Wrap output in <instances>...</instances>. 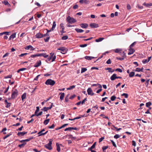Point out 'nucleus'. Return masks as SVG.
Instances as JSON below:
<instances>
[{
    "instance_id": "nucleus-17",
    "label": "nucleus",
    "mask_w": 152,
    "mask_h": 152,
    "mask_svg": "<svg viewBox=\"0 0 152 152\" xmlns=\"http://www.w3.org/2000/svg\"><path fill=\"white\" fill-rule=\"evenodd\" d=\"M4 102L5 104H6V107L7 108H8L10 107L11 106V103H8L7 102V99H5L4 100Z\"/></svg>"
},
{
    "instance_id": "nucleus-21",
    "label": "nucleus",
    "mask_w": 152,
    "mask_h": 152,
    "mask_svg": "<svg viewBox=\"0 0 152 152\" xmlns=\"http://www.w3.org/2000/svg\"><path fill=\"white\" fill-rule=\"evenodd\" d=\"M41 61L39 60L37 62L36 64H35L34 66L35 67H38L41 65Z\"/></svg>"
},
{
    "instance_id": "nucleus-30",
    "label": "nucleus",
    "mask_w": 152,
    "mask_h": 152,
    "mask_svg": "<svg viewBox=\"0 0 152 152\" xmlns=\"http://www.w3.org/2000/svg\"><path fill=\"white\" fill-rule=\"evenodd\" d=\"M16 33H14L11 35L10 37L9 40L11 39L12 38L14 39L16 37Z\"/></svg>"
},
{
    "instance_id": "nucleus-53",
    "label": "nucleus",
    "mask_w": 152,
    "mask_h": 152,
    "mask_svg": "<svg viewBox=\"0 0 152 152\" xmlns=\"http://www.w3.org/2000/svg\"><path fill=\"white\" fill-rule=\"evenodd\" d=\"M87 45V44H85L83 45H80V47L81 48H84L86 47Z\"/></svg>"
},
{
    "instance_id": "nucleus-15",
    "label": "nucleus",
    "mask_w": 152,
    "mask_h": 152,
    "mask_svg": "<svg viewBox=\"0 0 152 152\" xmlns=\"http://www.w3.org/2000/svg\"><path fill=\"white\" fill-rule=\"evenodd\" d=\"M90 26L92 28H96L99 27V25L98 24L95 23H92L90 24Z\"/></svg>"
},
{
    "instance_id": "nucleus-39",
    "label": "nucleus",
    "mask_w": 152,
    "mask_h": 152,
    "mask_svg": "<svg viewBox=\"0 0 152 152\" xmlns=\"http://www.w3.org/2000/svg\"><path fill=\"white\" fill-rule=\"evenodd\" d=\"M56 26V22L55 21H54L53 23V25L52 28V30H53V29L55 28Z\"/></svg>"
},
{
    "instance_id": "nucleus-29",
    "label": "nucleus",
    "mask_w": 152,
    "mask_h": 152,
    "mask_svg": "<svg viewBox=\"0 0 152 152\" xmlns=\"http://www.w3.org/2000/svg\"><path fill=\"white\" fill-rule=\"evenodd\" d=\"M143 5L146 7H150V6H152V3H149V4H148V3H144L143 4Z\"/></svg>"
},
{
    "instance_id": "nucleus-7",
    "label": "nucleus",
    "mask_w": 152,
    "mask_h": 152,
    "mask_svg": "<svg viewBox=\"0 0 152 152\" xmlns=\"http://www.w3.org/2000/svg\"><path fill=\"white\" fill-rule=\"evenodd\" d=\"M58 50H61L62 51V52H61L63 54H64L66 53V51L65 48L64 47H61L59 48H58L57 49Z\"/></svg>"
},
{
    "instance_id": "nucleus-16",
    "label": "nucleus",
    "mask_w": 152,
    "mask_h": 152,
    "mask_svg": "<svg viewBox=\"0 0 152 152\" xmlns=\"http://www.w3.org/2000/svg\"><path fill=\"white\" fill-rule=\"evenodd\" d=\"M38 56H42L45 58H46L48 57V55L45 53H42L38 54Z\"/></svg>"
},
{
    "instance_id": "nucleus-27",
    "label": "nucleus",
    "mask_w": 152,
    "mask_h": 152,
    "mask_svg": "<svg viewBox=\"0 0 152 152\" xmlns=\"http://www.w3.org/2000/svg\"><path fill=\"white\" fill-rule=\"evenodd\" d=\"M116 53H118L119 54L120 52L122 51V49L117 48L113 50Z\"/></svg>"
},
{
    "instance_id": "nucleus-43",
    "label": "nucleus",
    "mask_w": 152,
    "mask_h": 152,
    "mask_svg": "<svg viewBox=\"0 0 152 152\" xmlns=\"http://www.w3.org/2000/svg\"><path fill=\"white\" fill-rule=\"evenodd\" d=\"M68 39V37L67 36H65L61 37V39L63 40H65Z\"/></svg>"
},
{
    "instance_id": "nucleus-10",
    "label": "nucleus",
    "mask_w": 152,
    "mask_h": 152,
    "mask_svg": "<svg viewBox=\"0 0 152 152\" xmlns=\"http://www.w3.org/2000/svg\"><path fill=\"white\" fill-rule=\"evenodd\" d=\"M151 57L150 56L148 58V59H144L142 60V63L143 64H145L148 62L150 60H151Z\"/></svg>"
},
{
    "instance_id": "nucleus-6",
    "label": "nucleus",
    "mask_w": 152,
    "mask_h": 152,
    "mask_svg": "<svg viewBox=\"0 0 152 152\" xmlns=\"http://www.w3.org/2000/svg\"><path fill=\"white\" fill-rule=\"evenodd\" d=\"M25 49L26 50L30 49L31 51H33L35 49L31 45L26 46L25 47Z\"/></svg>"
},
{
    "instance_id": "nucleus-23",
    "label": "nucleus",
    "mask_w": 152,
    "mask_h": 152,
    "mask_svg": "<svg viewBox=\"0 0 152 152\" xmlns=\"http://www.w3.org/2000/svg\"><path fill=\"white\" fill-rule=\"evenodd\" d=\"M119 55L121 56L122 57H123V58H126V55H125V53L123 51H121L120 52Z\"/></svg>"
},
{
    "instance_id": "nucleus-55",
    "label": "nucleus",
    "mask_w": 152,
    "mask_h": 152,
    "mask_svg": "<svg viewBox=\"0 0 152 152\" xmlns=\"http://www.w3.org/2000/svg\"><path fill=\"white\" fill-rule=\"evenodd\" d=\"M115 70L117 71H118L120 72H122V70L120 68H117Z\"/></svg>"
},
{
    "instance_id": "nucleus-24",
    "label": "nucleus",
    "mask_w": 152,
    "mask_h": 152,
    "mask_svg": "<svg viewBox=\"0 0 152 152\" xmlns=\"http://www.w3.org/2000/svg\"><path fill=\"white\" fill-rule=\"evenodd\" d=\"M56 145L57 146V150L58 152H59L60 151V145H61V144H59L58 143H56Z\"/></svg>"
},
{
    "instance_id": "nucleus-37",
    "label": "nucleus",
    "mask_w": 152,
    "mask_h": 152,
    "mask_svg": "<svg viewBox=\"0 0 152 152\" xmlns=\"http://www.w3.org/2000/svg\"><path fill=\"white\" fill-rule=\"evenodd\" d=\"M75 86L74 85H73L72 86H70L69 87L67 88V90H71L75 87Z\"/></svg>"
},
{
    "instance_id": "nucleus-46",
    "label": "nucleus",
    "mask_w": 152,
    "mask_h": 152,
    "mask_svg": "<svg viewBox=\"0 0 152 152\" xmlns=\"http://www.w3.org/2000/svg\"><path fill=\"white\" fill-rule=\"evenodd\" d=\"M50 38V37L49 36L47 37L46 39H44L45 42H48Z\"/></svg>"
},
{
    "instance_id": "nucleus-60",
    "label": "nucleus",
    "mask_w": 152,
    "mask_h": 152,
    "mask_svg": "<svg viewBox=\"0 0 152 152\" xmlns=\"http://www.w3.org/2000/svg\"><path fill=\"white\" fill-rule=\"evenodd\" d=\"M104 139V137H102L99 139V142H101Z\"/></svg>"
},
{
    "instance_id": "nucleus-64",
    "label": "nucleus",
    "mask_w": 152,
    "mask_h": 152,
    "mask_svg": "<svg viewBox=\"0 0 152 152\" xmlns=\"http://www.w3.org/2000/svg\"><path fill=\"white\" fill-rule=\"evenodd\" d=\"M127 8L128 10H130L131 9V7L129 4H128L127 5Z\"/></svg>"
},
{
    "instance_id": "nucleus-33",
    "label": "nucleus",
    "mask_w": 152,
    "mask_h": 152,
    "mask_svg": "<svg viewBox=\"0 0 152 152\" xmlns=\"http://www.w3.org/2000/svg\"><path fill=\"white\" fill-rule=\"evenodd\" d=\"M68 136H69V138L71 139L72 140H74L76 138L75 137H73L71 134H69Z\"/></svg>"
},
{
    "instance_id": "nucleus-25",
    "label": "nucleus",
    "mask_w": 152,
    "mask_h": 152,
    "mask_svg": "<svg viewBox=\"0 0 152 152\" xmlns=\"http://www.w3.org/2000/svg\"><path fill=\"white\" fill-rule=\"evenodd\" d=\"M60 99L61 100H62L64 99L65 94L64 93H60Z\"/></svg>"
},
{
    "instance_id": "nucleus-8",
    "label": "nucleus",
    "mask_w": 152,
    "mask_h": 152,
    "mask_svg": "<svg viewBox=\"0 0 152 152\" xmlns=\"http://www.w3.org/2000/svg\"><path fill=\"white\" fill-rule=\"evenodd\" d=\"M36 38L38 39L41 38L43 37V34L40 32L37 33L35 35Z\"/></svg>"
},
{
    "instance_id": "nucleus-59",
    "label": "nucleus",
    "mask_w": 152,
    "mask_h": 152,
    "mask_svg": "<svg viewBox=\"0 0 152 152\" xmlns=\"http://www.w3.org/2000/svg\"><path fill=\"white\" fill-rule=\"evenodd\" d=\"M136 42H134L133 43H132L131 45H130L129 46V47L132 48V47H133L136 44Z\"/></svg>"
},
{
    "instance_id": "nucleus-14",
    "label": "nucleus",
    "mask_w": 152,
    "mask_h": 152,
    "mask_svg": "<svg viewBox=\"0 0 152 152\" xmlns=\"http://www.w3.org/2000/svg\"><path fill=\"white\" fill-rule=\"evenodd\" d=\"M110 80L113 81L117 79L116 74H113L110 77Z\"/></svg>"
},
{
    "instance_id": "nucleus-58",
    "label": "nucleus",
    "mask_w": 152,
    "mask_h": 152,
    "mask_svg": "<svg viewBox=\"0 0 152 152\" xmlns=\"http://www.w3.org/2000/svg\"><path fill=\"white\" fill-rule=\"evenodd\" d=\"M12 77V75H10L8 76H7L4 77V78L5 79H7L8 78H11Z\"/></svg>"
},
{
    "instance_id": "nucleus-26",
    "label": "nucleus",
    "mask_w": 152,
    "mask_h": 152,
    "mask_svg": "<svg viewBox=\"0 0 152 152\" xmlns=\"http://www.w3.org/2000/svg\"><path fill=\"white\" fill-rule=\"evenodd\" d=\"M85 58L86 59L90 60L94 58V57L90 56H85Z\"/></svg>"
},
{
    "instance_id": "nucleus-51",
    "label": "nucleus",
    "mask_w": 152,
    "mask_h": 152,
    "mask_svg": "<svg viewBox=\"0 0 152 152\" xmlns=\"http://www.w3.org/2000/svg\"><path fill=\"white\" fill-rule=\"evenodd\" d=\"M111 142L112 143L113 145L115 147H116V145L115 144V142L113 141V140H110Z\"/></svg>"
},
{
    "instance_id": "nucleus-22",
    "label": "nucleus",
    "mask_w": 152,
    "mask_h": 152,
    "mask_svg": "<svg viewBox=\"0 0 152 152\" xmlns=\"http://www.w3.org/2000/svg\"><path fill=\"white\" fill-rule=\"evenodd\" d=\"M54 55V53H50V56L48 58V59L46 60V61H50L52 59V57H53V56Z\"/></svg>"
},
{
    "instance_id": "nucleus-28",
    "label": "nucleus",
    "mask_w": 152,
    "mask_h": 152,
    "mask_svg": "<svg viewBox=\"0 0 152 152\" xmlns=\"http://www.w3.org/2000/svg\"><path fill=\"white\" fill-rule=\"evenodd\" d=\"M75 30L77 33H81L83 32L84 31L83 30L79 28H76Z\"/></svg>"
},
{
    "instance_id": "nucleus-9",
    "label": "nucleus",
    "mask_w": 152,
    "mask_h": 152,
    "mask_svg": "<svg viewBox=\"0 0 152 152\" xmlns=\"http://www.w3.org/2000/svg\"><path fill=\"white\" fill-rule=\"evenodd\" d=\"M79 2L81 4H88L89 2V0H80Z\"/></svg>"
},
{
    "instance_id": "nucleus-36",
    "label": "nucleus",
    "mask_w": 152,
    "mask_h": 152,
    "mask_svg": "<svg viewBox=\"0 0 152 152\" xmlns=\"http://www.w3.org/2000/svg\"><path fill=\"white\" fill-rule=\"evenodd\" d=\"M104 39V38H100L98 39H96L95 41L96 42H99L102 41Z\"/></svg>"
},
{
    "instance_id": "nucleus-49",
    "label": "nucleus",
    "mask_w": 152,
    "mask_h": 152,
    "mask_svg": "<svg viewBox=\"0 0 152 152\" xmlns=\"http://www.w3.org/2000/svg\"><path fill=\"white\" fill-rule=\"evenodd\" d=\"M100 116H102L104 118L109 119L108 117L107 116H105L104 115L101 114L100 115Z\"/></svg>"
},
{
    "instance_id": "nucleus-61",
    "label": "nucleus",
    "mask_w": 152,
    "mask_h": 152,
    "mask_svg": "<svg viewBox=\"0 0 152 152\" xmlns=\"http://www.w3.org/2000/svg\"><path fill=\"white\" fill-rule=\"evenodd\" d=\"M60 32L61 33V35H63V33L66 32V31H64V29H61V30L60 31Z\"/></svg>"
},
{
    "instance_id": "nucleus-56",
    "label": "nucleus",
    "mask_w": 152,
    "mask_h": 152,
    "mask_svg": "<svg viewBox=\"0 0 152 152\" xmlns=\"http://www.w3.org/2000/svg\"><path fill=\"white\" fill-rule=\"evenodd\" d=\"M56 56L54 54L53 56L52 57V60L51 61L53 62V61H55V59H56Z\"/></svg>"
},
{
    "instance_id": "nucleus-48",
    "label": "nucleus",
    "mask_w": 152,
    "mask_h": 152,
    "mask_svg": "<svg viewBox=\"0 0 152 152\" xmlns=\"http://www.w3.org/2000/svg\"><path fill=\"white\" fill-rule=\"evenodd\" d=\"M12 134L11 133H10L9 134H8L7 135L5 136L4 137H3V139L4 140H5V139H6L8 137H9L10 135H11Z\"/></svg>"
},
{
    "instance_id": "nucleus-19",
    "label": "nucleus",
    "mask_w": 152,
    "mask_h": 152,
    "mask_svg": "<svg viewBox=\"0 0 152 152\" xmlns=\"http://www.w3.org/2000/svg\"><path fill=\"white\" fill-rule=\"evenodd\" d=\"M27 132H19L18 133L17 135L18 136H22L26 134Z\"/></svg>"
},
{
    "instance_id": "nucleus-63",
    "label": "nucleus",
    "mask_w": 152,
    "mask_h": 152,
    "mask_svg": "<svg viewBox=\"0 0 152 152\" xmlns=\"http://www.w3.org/2000/svg\"><path fill=\"white\" fill-rule=\"evenodd\" d=\"M132 145L135 146L136 145V143L135 141L134 140H133L132 141Z\"/></svg>"
},
{
    "instance_id": "nucleus-2",
    "label": "nucleus",
    "mask_w": 152,
    "mask_h": 152,
    "mask_svg": "<svg viewBox=\"0 0 152 152\" xmlns=\"http://www.w3.org/2000/svg\"><path fill=\"white\" fill-rule=\"evenodd\" d=\"M55 83V82L51 79H48L45 82V84L47 85H50L51 86H53Z\"/></svg>"
},
{
    "instance_id": "nucleus-52",
    "label": "nucleus",
    "mask_w": 152,
    "mask_h": 152,
    "mask_svg": "<svg viewBox=\"0 0 152 152\" xmlns=\"http://www.w3.org/2000/svg\"><path fill=\"white\" fill-rule=\"evenodd\" d=\"M120 137V136L118 134H116L114 136V137L115 139H117L119 138Z\"/></svg>"
},
{
    "instance_id": "nucleus-38",
    "label": "nucleus",
    "mask_w": 152,
    "mask_h": 152,
    "mask_svg": "<svg viewBox=\"0 0 152 152\" xmlns=\"http://www.w3.org/2000/svg\"><path fill=\"white\" fill-rule=\"evenodd\" d=\"M49 121H50V119H46V120H45L44 122V124L45 125H47L49 123Z\"/></svg>"
},
{
    "instance_id": "nucleus-12",
    "label": "nucleus",
    "mask_w": 152,
    "mask_h": 152,
    "mask_svg": "<svg viewBox=\"0 0 152 152\" xmlns=\"http://www.w3.org/2000/svg\"><path fill=\"white\" fill-rule=\"evenodd\" d=\"M129 52L128 53V55H130L131 54H133L135 51L132 48H131L129 47Z\"/></svg>"
},
{
    "instance_id": "nucleus-45",
    "label": "nucleus",
    "mask_w": 152,
    "mask_h": 152,
    "mask_svg": "<svg viewBox=\"0 0 152 152\" xmlns=\"http://www.w3.org/2000/svg\"><path fill=\"white\" fill-rule=\"evenodd\" d=\"M121 96H124L125 98H127L128 97V95L127 94L123 93L121 94Z\"/></svg>"
},
{
    "instance_id": "nucleus-4",
    "label": "nucleus",
    "mask_w": 152,
    "mask_h": 152,
    "mask_svg": "<svg viewBox=\"0 0 152 152\" xmlns=\"http://www.w3.org/2000/svg\"><path fill=\"white\" fill-rule=\"evenodd\" d=\"M18 91L16 89L13 91L12 94V98L14 99L18 95Z\"/></svg>"
},
{
    "instance_id": "nucleus-41",
    "label": "nucleus",
    "mask_w": 152,
    "mask_h": 152,
    "mask_svg": "<svg viewBox=\"0 0 152 152\" xmlns=\"http://www.w3.org/2000/svg\"><path fill=\"white\" fill-rule=\"evenodd\" d=\"M60 27L61 29H64V24L63 23H61L60 25Z\"/></svg>"
},
{
    "instance_id": "nucleus-11",
    "label": "nucleus",
    "mask_w": 152,
    "mask_h": 152,
    "mask_svg": "<svg viewBox=\"0 0 152 152\" xmlns=\"http://www.w3.org/2000/svg\"><path fill=\"white\" fill-rule=\"evenodd\" d=\"M53 103L51 104L50 105V106L49 107H44L43 109H42V110H43L44 111H46L48 110H50L51 109V108L52 107V105H53Z\"/></svg>"
},
{
    "instance_id": "nucleus-1",
    "label": "nucleus",
    "mask_w": 152,
    "mask_h": 152,
    "mask_svg": "<svg viewBox=\"0 0 152 152\" xmlns=\"http://www.w3.org/2000/svg\"><path fill=\"white\" fill-rule=\"evenodd\" d=\"M49 142L44 145V147L49 150H51L52 149V141H53L52 139H49L48 140Z\"/></svg>"
},
{
    "instance_id": "nucleus-35",
    "label": "nucleus",
    "mask_w": 152,
    "mask_h": 152,
    "mask_svg": "<svg viewBox=\"0 0 152 152\" xmlns=\"http://www.w3.org/2000/svg\"><path fill=\"white\" fill-rule=\"evenodd\" d=\"M135 73L134 72H131L129 74V77H132L134 75Z\"/></svg>"
},
{
    "instance_id": "nucleus-34",
    "label": "nucleus",
    "mask_w": 152,
    "mask_h": 152,
    "mask_svg": "<svg viewBox=\"0 0 152 152\" xmlns=\"http://www.w3.org/2000/svg\"><path fill=\"white\" fill-rule=\"evenodd\" d=\"M87 70V69L85 68L82 67L81 70V73H83Z\"/></svg>"
},
{
    "instance_id": "nucleus-31",
    "label": "nucleus",
    "mask_w": 152,
    "mask_h": 152,
    "mask_svg": "<svg viewBox=\"0 0 152 152\" xmlns=\"http://www.w3.org/2000/svg\"><path fill=\"white\" fill-rule=\"evenodd\" d=\"M112 69L110 68H105V70H108V72H110L112 73L113 72H114V70H112Z\"/></svg>"
},
{
    "instance_id": "nucleus-57",
    "label": "nucleus",
    "mask_w": 152,
    "mask_h": 152,
    "mask_svg": "<svg viewBox=\"0 0 152 152\" xmlns=\"http://www.w3.org/2000/svg\"><path fill=\"white\" fill-rule=\"evenodd\" d=\"M108 147V146H103L102 147V149L103 150V151H104V150H105L106 149H107Z\"/></svg>"
},
{
    "instance_id": "nucleus-40",
    "label": "nucleus",
    "mask_w": 152,
    "mask_h": 152,
    "mask_svg": "<svg viewBox=\"0 0 152 152\" xmlns=\"http://www.w3.org/2000/svg\"><path fill=\"white\" fill-rule=\"evenodd\" d=\"M116 98V97L115 96L113 95L111 97L110 99L112 101H114L115 100Z\"/></svg>"
},
{
    "instance_id": "nucleus-50",
    "label": "nucleus",
    "mask_w": 152,
    "mask_h": 152,
    "mask_svg": "<svg viewBox=\"0 0 152 152\" xmlns=\"http://www.w3.org/2000/svg\"><path fill=\"white\" fill-rule=\"evenodd\" d=\"M4 4L5 5H10V4L8 3V1L7 0H5V1H4Z\"/></svg>"
},
{
    "instance_id": "nucleus-20",
    "label": "nucleus",
    "mask_w": 152,
    "mask_h": 152,
    "mask_svg": "<svg viewBox=\"0 0 152 152\" xmlns=\"http://www.w3.org/2000/svg\"><path fill=\"white\" fill-rule=\"evenodd\" d=\"M80 26L83 28H86L88 26V25L86 23H82L80 25Z\"/></svg>"
},
{
    "instance_id": "nucleus-47",
    "label": "nucleus",
    "mask_w": 152,
    "mask_h": 152,
    "mask_svg": "<svg viewBox=\"0 0 152 152\" xmlns=\"http://www.w3.org/2000/svg\"><path fill=\"white\" fill-rule=\"evenodd\" d=\"M39 107H36V110H35L34 113L36 114L37 113L38 111H39Z\"/></svg>"
},
{
    "instance_id": "nucleus-13",
    "label": "nucleus",
    "mask_w": 152,
    "mask_h": 152,
    "mask_svg": "<svg viewBox=\"0 0 152 152\" xmlns=\"http://www.w3.org/2000/svg\"><path fill=\"white\" fill-rule=\"evenodd\" d=\"M34 137H29L27 139L25 140H23L20 141V142H28L30 140H31V139H33Z\"/></svg>"
},
{
    "instance_id": "nucleus-32",
    "label": "nucleus",
    "mask_w": 152,
    "mask_h": 152,
    "mask_svg": "<svg viewBox=\"0 0 152 152\" xmlns=\"http://www.w3.org/2000/svg\"><path fill=\"white\" fill-rule=\"evenodd\" d=\"M26 93H24L22 96L21 99L23 101L24 99L26 98Z\"/></svg>"
},
{
    "instance_id": "nucleus-54",
    "label": "nucleus",
    "mask_w": 152,
    "mask_h": 152,
    "mask_svg": "<svg viewBox=\"0 0 152 152\" xmlns=\"http://www.w3.org/2000/svg\"><path fill=\"white\" fill-rule=\"evenodd\" d=\"M38 54H34V55H32L31 56V58H35L36 57H38Z\"/></svg>"
},
{
    "instance_id": "nucleus-18",
    "label": "nucleus",
    "mask_w": 152,
    "mask_h": 152,
    "mask_svg": "<svg viewBox=\"0 0 152 152\" xmlns=\"http://www.w3.org/2000/svg\"><path fill=\"white\" fill-rule=\"evenodd\" d=\"M45 129H43L41 131H40L38 133V136H43L44 135V133L43 132L45 131Z\"/></svg>"
},
{
    "instance_id": "nucleus-5",
    "label": "nucleus",
    "mask_w": 152,
    "mask_h": 152,
    "mask_svg": "<svg viewBox=\"0 0 152 152\" xmlns=\"http://www.w3.org/2000/svg\"><path fill=\"white\" fill-rule=\"evenodd\" d=\"M87 91L88 95L93 96L94 94L91 88H89L88 89Z\"/></svg>"
},
{
    "instance_id": "nucleus-3",
    "label": "nucleus",
    "mask_w": 152,
    "mask_h": 152,
    "mask_svg": "<svg viewBox=\"0 0 152 152\" xmlns=\"http://www.w3.org/2000/svg\"><path fill=\"white\" fill-rule=\"evenodd\" d=\"M67 21L69 23L72 24L76 22L77 20L74 18L71 17L69 16L67 17L66 19Z\"/></svg>"
},
{
    "instance_id": "nucleus-62",
    "label": "nucleus",
    "mask_w": 152,
    "mask_h": 152,
    "mask_svg": "<svg viewBox=\"0 0 152 152\" xmlns=\"http://www.w3.org/2000/svg\"><path fill=\"white\" fill-rule=\"evenodd\" d=\"M135 70L136 71H137V72H141V70L140 69V68H137Z\"/></svg>"
},
{
    "instance_id": "nucleus-44",
    "label": "nucleus",
    "mask_w": 152,
    "mask_h": 152,
    "mask_svg": "<svg viewBox=\"0 0 152 152\" xmlns=\"http://www.w3.org/2000/svg\"><path fill=\"white\" fill-rule=\"evenodd\" d=\"M96 144V142H95L92 145V146L91 147L90 149V150H92V149L94 148L95 147V145Z\"/></svg>"
},
{
    "instance_id": "nucleus-42",
    "label": "nucleus",
    "mask_w": 152,
    "mask_h": 152,
    "mask_svg": "<svg viewBox=\"0 0 152 152\" xmlns=\"http://www.w3.org/2000/svg\"><path fill=\"white\" fill-rule=\"evenodd\" d=\"M151 105V103L150 102H148L146 103V106L147 107H149Z\"/></svg>"
}]
</instances>
